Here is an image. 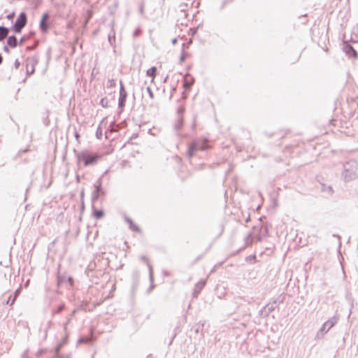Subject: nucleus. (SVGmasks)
Instances as JSON below:
<instances>
[{
	"label": "nucleus",
	"mask_w": 358,
	"mask_h": 358,
	"mask_svg": "<svg viewBox=\"0 0 358 358\" xmlns=\"http://www.w3.org/2000/svg\"><path fill=\"white\" fill-rule=\"evenodd\" d=\"M342 176L345 182H350L357 178L358 162L355 160H350L344 164Z\"/></svg>",
	"instance_id": "obj_1"
},
{
	"label": "nucleus",
	"mask_w": 358,
	"mask_h": 358,
	"mask_svg": "<svg viewBox=\"0 0 358 358\" xmlns=\"http://www.w3.org/2000/svg\"><path fill=\"white\" fill-rule=\"evenodd\" d=\"M78 163L83 162L85 166H93L97 163L101 156L88 150H83L76 154Z\"/></svg>",
	"instance_id": "obj_2"
},
{
	"label": "nucleus",
	"mask_w": 358,
	"mask_h": 358,
	"mask_svg": "<svg viewBox=\"0 0 358 358\" xmlns=\"http://www.w3.org/2000/svg\"><path fill=\"white\" fill-rule=\"evenodd\" d=\"M57 283L58 288L62 287L71 288L73 286L74 280L73 277L68 275L65 270H57Z\"/></svg>",
	"instance_id": "obj_3"
},
{
	"label": "nucleus",
	"mask_w": 358,
	"mask_h": 358,
	"mask_svg": "<svg viewBox=\"0 0 358 358\" xmlns=\"http://www.w3.org/2000/svg\"><path fill=\"white\" fill-rule=\"evenodd\" d=\"M207 141H195L192 142L189 146L188 150V157L189 158H191L194 156V153L199 150H206L208 149V145L206 144Z\"/></svg>",
	"instance_id": "obj_4"
},
{
	"label": "nucleus",
	"mask_w": 358,
	"mask_h": 358,
	"mask_svg": "<svg viewBox=\"0 0 358 358\" xmlns=\"http://www.w3.org/2000/svg\"><path fill=\"white\" fill-rule=\"evenodd\" d=\"M338 317L337 316H333L330 319H329L327 321H326L320 330L317 332V336H320V335L323 336L327 332L329 331L331 328H332L338 322Z\"/></svg>",
	"instance_id": "obj_5"
},
{
	"label": "nucleus",
	"mask_w": 358,
	"mask_h": 358,
	"mask_svg": "<svg viewBox=\"0 0 358 358\" xmlns=\"http://www.w3.org/2000/svg\"><path fill=\"white\" fill-rule=\"evenodd\" d=\"M27 20L26 14L24 13H21L13 27V31L17 34L20 33L22 28L26 25Z\"/></svg>",
	"instance_id": "obj_6"
},
{
	"label": "nucleus",
	"mask_w": 358,
	"mask_h": 358,
	"mask_svg": "<svg viewBox=\"0 0 358 358\" xmlns=\"http://www.w3.org/2000/svg\"><path fill=\"white\" fill-rule=\"evenodd\" d=\"M102 181L101 178H99L95 183L94 187L95 189L93 192L92 199V201H95L99 199V197L101 194H104V192L101 189Z\"/></svg>",
	"instance_id": "obj_7"
},
{
	"label": "nucleus",
	"mask_w": 358,
	"mask_h": 358,
	"mask_svg": "<svg viewBox=\"0 0 358 358\" xmlns=\"http://www.w3.org/2000/svg\"><path fill=\"white\" fill-rule=\"evenodd\" d=\"M127 94L126 90H124V85L120 81V97L118 99V106L120 108H122L125 106V102L127 99Z\"/></svg>",
	"instance_id": "obj_8"
},
{
	"label": "nucleus",
	"mask_w": 358,
	"mask_h": 358,
	"mask_svg": "<svg viewBox=\"0 0 358 358\" xmlns=\"http://www.w3.org/2000/svg\"><path fill=\"white\" fill-rule=\"evenodd\" d=\"M206 284V279H201L194 286V291L192 293V297L194 299H196L201 292V290L203 289Z\"/></svg>",
	"instance_id": "obj_9"
},
{
	"label": "nucleus",
	"mask_w": 358,
	"mask_h": 358,
	"mask_svg": "<svg viewBox=\"0 0 358 358\" xmlns=\"http://www.w3.org/2000/svg\"><path fill=\"white\" fill-rule=\"evenodd\" d=\"M262 229L261 226H255L252 228V230L251 233L249 234V238H251L252 241H260L261 236H260V231Z\"/></svg>",
	"instance_id": "obj_10"
},
{
	"label": "nucleus",
	"mask_w": 358,
	"mask_h": 358,
	"mask_svg": "<svg viewBox=\"0 0 358 358\" xmlns=\"http://www.w3.org/2000/svg\"><path fill=\"white\" fill-rule=\"evenodd\" d=\"M194 82V79L189 74H186L184 77L183 87L189 90Z\"/></svg>",
	"instance_id": "obj_11"
},
{
	"label": "nucleus",
	"mask_w": 358,
	"mask_h": 358,
	"mask_svg": "<svg viewBox=\"0 0 358 358\" xmlns=\"http://www.w3.org/2000/svg\"><path fill=\"white\" fill-rule=\"evenodd\" d=\"M48 17L49 15L48 13L43 15L42 19L40 22V28L43 31H46L48 29V25L46 23V20Z\"/></svg>",
	"instance_id": "obj_12"
},
{
	"label": "nucleus",
	"mask_w": 358,
	"mask_h": 358,
	"mask_svg": "<svg viewBox=\"0 0 358 358\" xmlns=\"http://www.w3.org/2000/svg\"><path fill=\"white\" fill-rule=\"evenodd\" d=\"M7 44L13 48H16L17 45V38L15 36H8L7 39Z\"/></svg>",
	"instance_id": "obj_13"
},
{
	"label": "nucleus",
	"mask_w": 358,
	"mask_h": 358,
	"mask_svg": "<svg viewBox=\"0 0 358 358\" xmlns=\"http://www.w3.org/2000/svg\"><path fill=\"white\" fill-rule=\"evenodd\" d=\"M124 219H125V221L129 224V228L131 230L135 231L136 232L141 231L140 228L136 224H135L129 217H125Z\"/></svg>",
	"instance_id": "obj_14"
},
{
	"label": "nucleus",
	"mask_w": 358,
	"mask_h": 358,
	"mask_svg": "<svg viewBox=\"0 0 358 358\" xmlns=\"http://www.w3.org/2000/svg\"><path fill=\"white\" fill-rule=\"evenodd\" d=\"M8 29L6 27L1 26L0 27V41H2L4 38H6L8 34Z\"/></svg>",
	"instance_id": "obj_15"
},
{
	"label": "nucleus",
	"mask_w": 358,
	"mask_h": 358,
	"mask_svg": "<svg viewBox=\"0 0 358 358\" xmlns=\"http://www.w3.org/2000/svg\"><path fill=\"white\" fill-rule=\"evenodd\" d=\"M156 72H157V68L155 66H152L151 68L148 69L146 71L147 76L152 78V80H151L152 83L154 82V79L156 76Z\"/></svg>",
	"instance_id": "obj_16"
},
{
	"label": "nucleus",
	"mask_w": 358,
	"mask_h": 358,
	"mask_svg": "<svg viewBox=\"0 0 358 358\" xmlns=\"http://www.w3.org/2000/svg\"><path fill=\"white\" fill-rule=\"evenodd\" d=\"M149 278H150V280L151 282V285L147 290V294H150L155 287V285L153 284V270L152 269L149 270Z\"/></svg>",
	"instance_id": "obj_17"
},
{
	"label": "nucleus",
	"mask_w": 358,
	"mask_h": 358,
	"mask_svg": "<svg viewBox=\"0 0 358 358\" xmlns=\"http://www.w3.org/2000/svg\"><path fill=\"white\" fill-rule=\"evenodd\" d=\"M138 278H136V276H135L133 279V282H132V285H131V294L132 295H134L138 288Z\"/></svg>",
	"instance_id": "obj_18"
},
{
	"label": "nucleus",
	"mask_w": 358,
	"mask_h": 358,
	"mask_svg": "<svg viewBox=\"0 0 358 358\" xmlns=\"http://www.w3.org/2000/svg\"><path fill=\"white\" fill-rule=\"evenodd\" d=\"M264 306L266 308L267 310L270 312V313L278 307L276 303H275L273 301L272 302L268 303Z\"/></svg>",
	"instance_id": "obj_19"
},
{
	"label": "nucleus",
	"mask_w": 358,
	"mask_h": 358,
	"mask_svg": "<svg viewBox=\"0 0 358 358\" xmlns=\"http://www.w3.org/2000/svg\"><path fill=\"white\" fill-rule=\"evenodd\" d=\"M270 314L265 306L262 307V309L259 312V315L261 317L265 318L267 317Z\"/></svg>",
	"instance_id": "obj_20"
},
{
	"label": "nucleus",
	"mask_w": 358,
	"mask_h": 358,
	"mask_svg": "<svg viewBox=\"0 0 358 358\" xmlns=\"http://www.w3.org/2000/svg\"><path fill=\"white\" fill-rule=\"evenodd\" d=\"M285 299V294H281L275 299H274L273 301L275 303H276L277 306H278L280 304H281V303H282L284 302Z\"/></svg>",
	"instance_id": "obj_21"
},
{
	"label": "nucleus",
	"mask_w": 358,
	"mask_h": 358,
	"mask_svg": "<svg viewBox=\"0 0 358 358\" xmlns=\"http://www.w3.org/2000/svg\"><path fill=\"white\" fill-rule=\"evenodd\" d=\"M64 309V303H61L57 309L52 310L53 315L59 314Z\"/></svg>",
	"instance_id": "obj_22"
},
{
	"label": "nucleus",
	"mask_w": 358,
	"mask_h": 358,
	"mask_svg": "<svg viewBox=\"0 0 358 358\" xmlns=\"http://www.w3.org/2000/svg\"><path fill=\"white\" fill-rule=\"evenodd\" d=\"M104 213L102 210H98L94 211V216L96 219H101L103 216Z\"/></svg>",
	"instance_id": "obj_23"
},
{
	"label": "nucleus",
	"mask_w": 358,
	"mask_h": 358,
	"mask_svg": "<svg viewBox=\"0 0 358 358\" xmlns=\"http://www.w3.org/2000/svg\"><path fill=\"white\" fill-rule=\"evenodd\" d=\"M345 49H346L347 54L350 55L351 53H352L353 55H355V56L357 55L356 51L354 50V48L352 46L348 45L345 48Z\"/></svg>",
	"instance_id": "obj_24"
},
{
	"label": "nucleus",
	"mask_w": 358,
	"mask_h": 358,
	"mask_svg": "<svg viewBox=\"0 0 358 358\" xmlns=\"http://www.w3.org/2000/svg\"><path fill=\"white\" fill-rule=\"evenodd\" d=\"M182 124H183V120H182V117H179L177 123L176 124L175 129L176 130H179L182 127Z\"/></svg>",
	"instance_id": "obj_25"
},
{
	"label": "nucleus",
	"mask_w": 358,
	"mask_h": 358,
	"mask_svg": "<svg viewBox=\"0 0 358 358\" xmlns=\"http://www.w3.org/2000/svg\"><path fill=\"white\" fill-rule=\"evenodd\" d=\"M63 345V343H60L59 344L56 348H55V357H60V354H59V352L61 350V348Z\"/></svg>",
	"instance_id": "obj_26"
},
{
	"label": "nucleus",
	"mask_w": 358,
	"mask_h": 358,
	"mask_svg": "<svg viewBox=\"0 0 358 358\" xmlns=\"http://www.w3.org/2000/svg\"><path fill=\"white\" fill-rule=\"evenodd\" d=\"M89 342V338L86 337H80L78 340V344H85Z\"/></svg>",
	"instance_id": "obj_27"
},
{
	"label": "nucleus",
	"mask_w": 358,
	"mask_h": 358,
	"mask_svg": "<svg viewBox=\"0 0 358 358\" xmlns=\"http://www.w3.org/2000/svg\"><path fill=\"white\" fill-rule=\"evenodd\" d=\"M96 136L99 139H100L102 136V129L101 125H99L96 129Z\"/></svg>",
	"instance_id": "obj_28"
},
{
	"label": "nucleus",
	"mask_w": 358,
	"mask_h": 358,
	"mask_svg": "<svg viewBox=\"0 0 358 358\" xmlns=\"http://www.w3.org/2000/svg\"><path fill=\"white\" fill-rule=\"evenodd\" d=\"M115 86V80L114 79H110L108 81V87H113Z\"/></svg>",
	"instance_id": "obj_29"
},
{
	"label": "nucleus",
	"mask_w": 358,
	"mask_h": 358,
	"mask_svg": "<svg viewBox=\"0 0 358 358\" xmlns=\"http://www.w3.org/2000/svg\"><path fill=\"white\" fill-rule=\"evenodd\" d=\"M95 270H85V273L88 277H93L94 276V272Z\"/></svg>",
	"instance_id": "obj_30"
},
{
	"label": "nucleus",
	"mask_w": 358,
	"mask_h": 358,
	"mask_svg": "<svg viewBox=\"0 0 358 358\" xmlns=\"http://www.w3.org/2000/svg\"><path fill=\"white\" fill-rule=\"evenodd\" d=\"M146 91H147V92L148 93L149 96H150L151 99H153V98H154V94H153V92H152V90H151V88H150V87H148L146 88Z\"/></svg>",
	"instance_id": "obj_31"
},
{
	"label": "nucleus",
	"mask_w": 358,
	"mask_h": 358,
	"mask_svg": "<svg viewBox=\"0 0 358 358\" xmlns=\"http://www.w3.org/2000/svg\"><path fill=\"white\" fill-rule=\"evenodd\" d=\"M15 299H16V296L11 301H10V297L9 296L8 299L6 300V304L10 303V306H12L15 303Z\"/></svg>",
	"instance_id": "obj_32"
},
{
	"label": "nucleus",
	"mask_w": 358,
	"mask_h": 358,
	"mask_svg": "<svg viewBox=\"0 0 358 358\" xmlns=\"http://www.w3.org/2000/svg\"><path fill=\"white\" fill-rule=\"evenodd\" d=\"M141 32V29L138 28V29H136V31L134 32V37L138 36L140 35Z\"/></svg>",
	"instance_id": "obj_33"
},
{
	"label": "nucleus",
	"mask_w": 358,
	"mask_h": 358,
	"mask_svg": "<svg viewBox=\"0 0 358 358\" xmlns=\"http://www.w3.org/2000/svg\"><path fill=\"white\" fill-rule=\"evenodd\" d=\"M203 324H202L201 326H198L196 329H195V332L196 334H198L200 331H202L203 329Z\"/></svg>",
	"instance_id": "obj_34"
},
{
	"label": "nucleus",
	"mask_w": 358,
	"mask_h": 358,
	"mask_svg": "<svg viewBox=\"0 0 358 358\" xmlns=\"http://www.w3.org/2000/svg\"><path fill=\"white\" fill-rule=\"evenodd\" d=\"M115 38V34L114 33H110L108 36V39L110 43H111V38Z\"/></svg>",
	"instance_id": "obj_35"
},
{
	"label": "nucleus",
	"mask_w": 358,
	"mask_h": 358,
	"mask_svg": "<svg viewBox=\"0 0 358 358\" xmlns=\"http://www.w3.org/2000/svg\"><path fill=\"white\" fill-rule=\"evenodd\" d=\"M27 40V38L25 36H22L21 39L20 40V45H22Z\"/></svg>",
	"instance_id": "obj_36"
},
{
	"label": "nucleus",
	"mask_w": 358,
	"mask_h": 358,
	"mask_svg": "<svg viewBox=\"0 0 358 358\" xmlns=\"http://www.w3.org/2000/svg\"><path fill=\"white\" fill-rule=\"evenodd\" d=\"M185 111V108L183 106H180L178 109V113H182Z\"/></svg>",
	"instance_id": "obj_37"
},
{
	"label": "nucleus",
	"mask_w": 358,
	"mask_h": 358,
	"mask_svg": "<svg viewBox=\"0 0 358 358\" xmlns=\"http://www.w3.org/2000/svg\"><path fill=\"white\" fill-rule=\"evenodd\" d=\"M20 66V62L17 59L15 62V66L16 69H17Z\"/></svg>",
	"instance_id": "obj_38"
},
{
	"label": "nucleus",
	"mask_w": 358,
	"mask_h": 358,
	"mask_svg": "<svg viewBox=\"0 0 358 358\" xmlns=\"http://www.w3.org/2000/svg\"><path fill=\"white\" fill-rule=\"evenodd\" d=\"M75 138H76V139L77 140V141H79L80 135L78 134V132H76V133H75Z\"/></svg>",
	"instance_id": "obj_39"
},
{
	"label": "nucleus",
	"mask_w": 358,
	"mask_h": 358,
	"mask_svg": "<svg viewBox=\"0 0 358 358\" xmlns=\"http://www.w3.org/2000/svg\"><path fill=\"white\" fill-rule=\"evenodd\" d=\"M3 50L6 52H9V49H8V48L7 46H4Z\"/></svg>",
	"instance_id": "obj_40"
},
{
	"label": "nucleus",
	"mask_w": 358,
	"mask_h": 358,
	"mask_svg": "<svg viewBox=\"0 0 358 358\" xmlns=\"http://www.w3.org/2000/svg\"><path fill=\"white\" fill-rule=\"evenodd\" d=\"M92 282L97 284L98 283V278L96 277L95 279L92 280Z\"/></svg>",
	"instance_id": "obj_41"
},
{
	"label": "nucleus",
	"mask_w": 358,
	"mask_h": 358,
	"mask_svg": "<svg viewBox=\"0 0 358 358\" xmlns=\"http://www.w3.org/2000/svg\"><path fill=\"white\" fill-rule=\"evenodd\" d=\"M76 180H77L78 182H79L80 181V178L79 175L76 176Z\"/></svg>",
	"instance_id": "obj_42"
},
{
	"label": "nucleus",
	"mask_w": 358,
	"mask_h": 358,
	"mask_svg": "<svg viewBox=\"0 0 358 358\" xmlns=\"http://www.w3.org/2000/svg\"><path fill=\"white\" fill-rule=\"evenodd\" d=\"M0 265H1V266H4V267H6V268L8 267V264H3V262H2L1 261L0 262Z\"/></svg>",
	"instance_id": "obj_43"
},
{
	"label": "nucleus",
	"mask_w": 358,
	"mask_h": 358,
	"mask_svg": "<svg viewBox=\"0 0 358 358\" xmlns=\"http://www.w3.org/2000/svg\"><path fill=\"white\" fill-rule=\"evenodd\" d=\"M176 42H177V39H176V38H173V39L172 40V43H173V44H176Z\"/></svg>",
	"instance_id": "obj_44"
},
{
	"label": "nucleus",
	"mask_w": 358,
	"mask_h": 358,
	"mask_svg": "<svg viewBox=\"0 0 358 358\" xmlns=\"http://www.w3.org/2000/svg\"><path fill=\"white\" fill-rule=\"evenodd\" d=\"M98 32H99V29H96L94 31L93 34H94V35H96V34H97Z\"/></svg>",
	"instance_id": "obj_45"
},
{
	"label": "nucleus",
	"mask_w": 358,
	"mask_h": 358,
	"mask_svg": "<svg viewBox=\"0 0 358 358\" xmlns=\"http://www.w3.org/2000/svg\"><path fill=\"white\" fill-rule=\"evenodd\" d=\"M43 352V350H39V351L38 352V353H37V355H41Z\"/></svg>",
	"instance_id": "obj_46"
},
{
	"label": "nucleus",
	"mask_w": 358,
	"mask_h": 358,
	"mask_svg": "<svg viewBox=\"0 0 358 358\" xmlns=\"http://www.w3.org/2000/svg\"><path fill=\"white\" fill-rule=\"evenodd\" d=\"M140 12H141V13H143V6H141V8H140Z\"/></svg>",
	"instance_id": "obj_47"
},
{
	"label": "nucleus",
	"mask_w": 358,
	"mask_h": 358,
	"mask_svg": "<svg viewBox=\"0 0 358 358\" xmlns=\"http://www.w3.org/2000/svg\"><path fill=\"white\" fill-rule=\"evenodd\" d=\"M185 60V57L184 56H181L180 57V61H184Z\"/></svg>",
	"instance_id": "obj_48"
},
{
	"label": "nucleus",
	"mask_w": 358,
	"mask_h": 358,
	"mask_svg": "<svg viewBox=\"0 0 358 358\" xmlns=\"http://www.w3.org/2000/svg\"><path fill=\"white\" fill-rule=\"evenodd\" d=\"M339 264H340V265H341V268H343L344 266L342 264V263H341V261H339Z\"/></svg>",
	"instance_id": "obj_49"
},
{
	"label": "nucleus",
	"mask_w": 358,
	"mask_h": 358,
	"mask_svg": "<svg viewBox=\"0 0 358 358\" xmlns=\"http://www.w3.org/2000/svg\"><path fill=\"white\" fill-rule=\"evenodd\" d=\"M34 68H32V69H31V72H30L29 73H34Z\"/></svg>",
	"instance_id": "obj_50"
},
{
	"label": "nucleus",
	"mask_w": 358,
	"mask_h": 358,
	"mask_svg": "<svg viewBox=\"0 0 358 358\" xmlns=\"http://www.w3.org/2000/svg\"><path fill=\"white\" fill-rule=\"evenodd\" d=\"M69 322V320L67 321V322H66V324H64V328H66V326L68 324Z\"/></svg>",
	"instance_id": "obj_51"
},
{
	"label": "nucleus",
	"mask_w": 358,
	"mask_h": 358,
	"mask_svg": "<svg viewBox=\"0 0 358 358\" xmlns=\"http://www.w3.org/2000/svg\"><path fill=\"white\" fill-rule=\"evenodd\" d=\"M342 271H343V275H345V269H343Z\"/></svg>",
	"instance_id": "obj_52"
},
{
	"label": "nucleus",
	"mask_w": 358,
	"mask_h": 358,
	"mask_svg": "<svg viewBox=\"0 0 358 358\" xmlns=\"http://www.w3.org/2000/svg\"><path fill=\"white\" fill-rule=\"evenodd\" d=\"M17 273H18V275H20V269H18V270H17Z\"/></svg>",
	"instance_id": "obj_53"
},
{
	"label": "nucleus",
	"mask_w": 358,
	"mask_h": 358,
	"mask_svg": "<svg viewBox=\"0 0 358 358\" xmlns=\"http://www.w3.org/2000/svg\"><path fill=\"white\" fill-rule=\"evenodd\" d=\"M51 324H52V322H51V321H49V322H48V325L50 326Z\"/></svg>",
	"instance_id": "obj_54"
},
{
	"label": "nucleus",
	"mask_w": 358,
	"mask_h": 358,
	"mask_svg": "<svg viewBox=\"0 0 358 358\" xmlns=\"http://www.w3.org/2000/svg\"><path fill=\"white\" fill-rule=\"evenodd\" d=\"M1 317H2V314L0 313V319L1 318Z\"/></svg>",
	"instance_id": "obj_55"
}]
</instances>
